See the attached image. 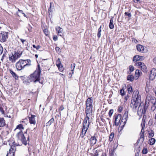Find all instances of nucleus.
I'll return each mask as SVG.
<instances>
[{
  "instance_id": "f257e3e1",
  "label": "nucleus",
  "mask_w": 156,
  "mask_h": 156,
  "mask_svg": "<svg viewBox=\"0 0 156 156\" xmlns=\"http://www.w3.org/2000/svg\"><path fill=\"white\" fill-rule=\"evenodd\" d=\"M139 94L138 91L136 90L134 91L132 95L130 107L133 111H136L137 108L141 105V96Z\"/></svg>"
},
{
  "instance_id": "f03ea898",
  "label": "nucleus",
  "mask_w": 156,
  "mask_h": 156,
  "mask_svg": "<svg viewBox=\"0 0 156 156\" xmlns=\"http://www.w3.org/2000/svg\"><path fill=\"white\" fill-rule=\"evenodd\" d=\"M128 115V111H126L123 116V118L121 119L122 116L120 114H118L115 115L114 116L115 118V124L117 126L119 125L120 124H122V122H123L125 125L126 123Z\"/></svg>"
},
{
  "instance_id": "7ed1b4c3",
  "label": "nucleus",
  "mask_w": 156,
  "mask_h": 156,
  "mask_svg": "<svg viewBox=\"0 0 156 156\" xmlns=\"http://www.w3.org/2000/svg\"><path fill=\"white\" fill-rule=\"evenodd\" d=\"M38 66V68L37 69L33 74L30 75L29 78L31 81H34V83L39 81L40 83H42L40 81L41 71L39 65Z\"/></svg>"
},
{
  "instance_id": "20e7f679",
  "label": "nucleus",
  "mask_w": 156,
  "mask_h": 156,
  "mask_svg": "<svg viewBox=\"0 0 156 156\" xmlns=\"http://www.w3.org/2000/svg\"><path fill=\"white\" fill-rule=\"evenodd\" d=\"M93 100L92 98H89L86 101L85 113L86 116H91L92 115V111Z\"/></svg>"
},
{
  "instance_id": "39448f33",
  "label": "nucleus",
  "mask_w": 156,
  "mask_h": 156,
  "mask_svg": "<svg viewBox=\"0 0 156 156\" xmlns=\"http://www.w3.org/2000/svg\"><path fill=\"white\" fill-rule=\"evenodd\" d=\"M26 62L23 59H20L16 64V67L17 70L20 71L23 69L26 66Z\"/></svg>"
},
{
  "instance_id": "423d86ee",
  "label": "nucleus",
  "mask_w": 156,
  "mask_h": 156,
  "mask_svg": "<svg viewBox=\"0 0 156 156\" xmlns=\"http://www.w3.org/2000/svg\"><path fill=\"white\" fill-rule=\"evenodd\" d=\"M22 52H20L19 51L14 52L13 54H12V55L9 57V61L12 63L15 62L16 60L18 59L21 56Z\"/></svg>"
},
{
  "instance_id": "0eeeda50",
  "label": "nucleus",
  "mask_w": 156,
  "mask_h": 156,
  "mask_svg": "<svg viewBox=\"0 0 156 156\" xmlns=\"http://www.w3.org/2000/svg\"><path fill=\"white\" fill-rule=\"evenodd\" d=\"M16 137L20 140L23 143V144L25 145L27 144V142L26 137L24 136L22 131H20L17 134Z\"/></svg>"
},
{
  "instance_id": "6e6552de",
  "label": "nucleus",
  "mask_w": 156,
  "mask_h": 156,
  "mask_svg": "<svg viewBox=\"0 0 156 156\" xmlns=\"http://www.w3.org/2000/svg\"><path fill=\"white\" fill-rule=\"evenodd\" d=\"M150 102L153 105H156V98L154 97H152L151 95L148 94L147 96L145 103V105H146L147 103L148 104Z\"/></svg>"
},
{
  "instance_id": "1a4fd4ad",
  "label": "nucleus",
  "mask_w": 156,
  "mask_h": 156,
  "mask_svg": "<svg viewBox=\"0 0 156 156\" xmlns=\"http://www.w3.org/2000/svg\"><path fill=\"white\" fill-rule=\"evenodd\" d=\"M8 37V32L2 31L0 33V41L3 42L6 41Z\"/></svg>"
},
{
  "instance_id": "9d476101",
  "label": "nucleus",
  "mask_w": 156,
  "mask_h": 156,
  "mask_svg": "<svg viewBox=\"0 0 156 156\" xmlns=\"http://www.w3.org/2000/svg\"><path fill=\"white\" fill-rule=\"evenodd\" d=\"M148 106H147V108L145 105H141L138 107V110L137 111V113L139 115H142V114H145L146 112V109Z\"/></svg>"
},
{
  "instance_id": "9b49d317",
  "label": "nucleus",
  "mask_w": 156,
  "mask_h": 156,
  "mask_svg": "<svg viewBox=\"0 0 156 156\" xmlns=\"http://www.w3.org/2000/svg\"><path fill=\"white\" fill-rule=\"evenodd\" d=\"M136 65L139 66V68L143 72H147V68L144 63L140 62H139L136 63Z\"/></svg>"
},
{
  "instance_id": "f8f14e48",
  "label": "nucleus",
  "mask_w": 156,
  "mask_h": 156,
  "mask_svg": "<svg viewBox=\"0 0 156 156\" xmlns=\"http://www.w3.org/2000/svg\"><path fill=\"white\" fill-rule=\"evenodd\" d=\"M151 73L149 76V79L151 80H154L156 76V69H153L150 72Z\"/></svg>"
},
{
  "instance_id": "ddd939ff",
  "label": "nucleus",
  "mask_w": 156,
  "mask_h": 156,
  "mask_svg": "<svg viewBox=\"0 0 156 156\" xmlns=\"http://www.w3.org/2000/svg\"><path fill=\"white\" fill-rule=\"evenodd\" d=\"M15 148L12 146L11 149H9V151L7 152L6 156H15Z\"/></svg>"
},
{
  "instance_id": "4468645a",
  "label": "nucleus",
  "mask_w": 156,
  "mask_h": 156,
  "mask_svg": "<svg viewBox=\"0 0 156 156\" xmlns=\"http://www.w3.org/2000/svg\"><path fill=\"white\" fill-rule=\"evenodd\" d=\"M56 65L58 67V69L60 71L62 72L64 70V68L62 65H61V62L58 58L56 61Z\"/></svg>"
},
{
  "instance_id": "2eb2a0df",
  "label": "nucleus",
  "mask_w": 156,
  "mask_h": 156,
  "mask_svg": "<svg viewBox=\"0 0 156 156\" xmlns=\"http://www.w3.org/2000/svg\"><path fill=\"white\" fill-rule=\"evenodd\" d=\"M136 48L137 51L139 52L143 53H145L146 52V50H145L144 46L141 45H137L136 46Z\"/></svg>"
},
{
  "instance_id": "dca6fc26",
  "label": "nucleus",
  "mask_w": 156,
  "mask_h": 156,
  "mask_svg": "<svg viewBox=\"0 0 156 156\" xmlns=\"http://www.w3.org/2000/svg\"><path fill=\"white\" fill-rule=\"evenodd\" d=\"M55 30L58 35L62 36L63 34V30L60 27H57L55 28Z\"/></svg>"
},
{
  "instance_id": "f3484780",
  "label": "nucleus",
  "mask_w": 156,
  "mask_h": 156,
  "mask_svg": "<svg viewBox=\"0 0 156 156\" xmlns=\"http://www.w3.org/2000/svg\"><path fill=\"white\" fill-rule=\"evenodd\" d=\"M35 115H32L30 117H29V122L30 124H33L35 125L36 123V121L35 120Z\"/></svg>"
},
{
  "instance_id": "a211bd4d",
  "label": "nucleus",
  "mask_w": 156,
  "mask_h": 156,
  "mask_svg": "<svg viewBox=\"0 0 156 156\" xmlns=\"http://www.w3.org/2000/svg\"><path fill=\"white\" fill-rule=\"evenodd\" d=\"M97 139L94 136H91L90 139V142L91 146H93L96 143Z\"/></svg>"
},
{
  "instance_id": "6ab92c4d",
  "label": "nucleus",
  "mask_w": 156,
  "mask_h": 156,
  "mask_svg": "<svg viewBox=\"0 0 156 156\" xmlns=\"http://www.w3.org/2000/svg\"><path fill=\"white\" fill-rule=\"evenodd\" d=\"M87 130H86L85 129L82 128V130L80 133V137H81L82 138H83L85 135Z\"/></svg>"
},
{
  "instance_id": "aec40b11",
  "label": "nucleus",
  "mask_w": 156,
  "mask_h": 156,
  "mask_svg": "<svg viewBox=\"0 0 156 156\" xmlns=\"http://www.w3.org/2000/svg\"><path fill=\"white\" fill-rule=\"evenodd\" d=\"M109 28L110 29H112L114 28V25L113 24V18H112L110 20L109 25Z\"/></svg>"
},
{
  "instance_id": "412c9836",
  "label": "nucleus",
  "mask_w": 156,
  "mask_h": 156,
  "mask_svg": "<svg viewBox=\"0 0 156 156\" xmlns=\"http://www.w3.org/2000/svg\"><path fill=\"white\" fill-rule=\"evenodd\" d=\"M145 116V115H144L143 116V117L142 119V121L143 122V123H142L141 124V126L142 127V128L141 130V132H142L143 130H144V129L145 126V120L144 119V117Z\"/></svg>"
},
{
  "instance_id": "4be33fe9",
  "label": "nucleus",
  "mask_w": 156,
  "mask_h": 156,
  "mask_svg": "<svg viewBox=\"0 0 156 156\" xmlns=\"http://www.w3.org/2000/svg\"><path fill=\"white\" fill-rule=\"evenodd\" d=\"M5 123L4 118H0V127L4 126L5 125Z\"/></svg>"
},
{
  "instance_id": "5701e85b",
  "label": "nucleus",
  "mask_w": 156,
  "mask_h": 156,
  "mask_svg": "<svg viewBox=\"0 0 156 156\" xmlns=\"http://www.w3.org/2000/svg\"><path fill=\"white\" fill-rule=\"evenodd\" d=\"M89 125L90 123H85L83 122L82 128L86 130H88Z\"/></svg>"
},
{
  "instance_id": "b1692460",
  "label": "nucleus",
  "mask_w": 156,
  "mask_h": 156,
  "mask_svg": "<svg viewBox=\"0 0 156 156\" xmlns=\"http://www.w3.org/2000/svg\"><path fill=\"white\" fill-rule=\"evenodd\" d=\"M141 74V71L138 69H137L136 71L135 76L136 77L137 79L139 77Z\"/></svg>"
},
{
  "instance_id": "393cba45",
  "label": "nucleus",
  "mask_w": 156,
  "mask_h": 156,
  "mask_svg": "<svg viewBox=\"0 0 156 156\" xmlns=\"http://www.w3.org/2000/svg\"><path fill=\"white\" fill-rule=\"evenodd\" d=\"M90 116H86V117L84 118L83 122L85 123H90V122H89V119H90Z\"/></svg>"
},
{
  "instance_id": "a878e982",
  "label": "nucleus",
  "mask_w": 156,
  "mask_h": 156,
  "mask_svg": "<svg viewBox=\"0 0 156 156\" xmlns=\"http://www.w3.org/2000/svg\"><path fill=\"white\" fill-rule=\"evenodd\" d=\"M24 61H25L26 62L25 64H27L26 65V66H30L31 65V61L30 59H27L26 60H24Z\"/></svg>"
},
{
  "instance_id": "bb28decb",
  "label": "nucleus",
  "mask_w": 156,
  "mask_h": 156,
  "mask_svg": "<svg viewBox=\"0 0 156 156\" xmlns=\"http://www.w3.org/2000/svg\"><path fill=\"white\" fill-rule=\"evenodd\" d=\"M19 129L20 131H22V129H24V128L23 127V126L22 124H20L18 125H17L15 130H16V129Z\"/></svg>"
},
{
  "instance_id": "cd10ccee",
  "label": "nucleus",
  "mask_w": 156,
  "mask_h": 156,
  "mask_svg": "<svg viewBox=\"0 0 156 156\" xmlns=\"http://www.w3.org/2000/svg\"><path fill=\"white\" fill-rule=\"evenodd\" d=\"M127 80L130 81H133L134 80L133 76L132 75H128L127 77Z\"/></svg>"
},
{
  "instance_id": "c85d7f7f",
  "label": "nucleus",
  "mask_w": 156,
  "mask_h": 156,
  "mask_svg": "<svg viewBox=\"0 0 156 156\" xmlns=\"http://www.w3.org/2000/svg\"><path fill=\"white\" fill-rule=\"evenodd\" d=\"M10 73L15 78L16 80H17L18 79V77L17 76V75L14 72L10 70Z\"/></svg>"
},
{
  "instance_id": "c756f323",
  "label": "nucleus",
  "mask_w": 156,
  "mask_h": 156,
  "mask_svg": "<svg viewBox=\"0 0 156 156\" xmlns=\"http://www.w3.org/2000/svg\"><path fill=\"white\" fill-rule=\"evenodd\" d=\"M149 144H150L152 145L154 144L155 143L156 140L154 138H151L149 140Z\"/></svg>"
},
{
  "instance_id": "7c9ffc66",
  "label": "nucleus",
  "mask_w": 156,
  "mask_h": 156,
  "mask_svg": "<svg viewBox=\"0 0 156 156\" xmlns=\"http://www.w3.org/2000/svg\"><path fill=\"white\" fill-rule=\"evenodd\" d=\"M148 132L149 134V137H152L154 136V132L153 130H151L150 131H149Z\"/></svg>"
},
{
  "instance_id": "2f4dec72",
  "label": "nucleus",
  "mask_w": 156,
  "mask_h": 156,
  "mask_svg": "<svg viewBox=\"0 0 156 156\" xmlns=\"http://www.w3.org/2000/svg\"><path fill=\"white\" fill-rule=\"evenodd\" d=\"M54 119L52 118L47 123H46V126H50L53 122Z\"/></svg>"
},
{
  "instance_id": "473e14b6",
  "label": "nucleus",
  "mask_w": 156,
  "mask_h": 156,
  "mask_svg": "<svg viewBox=\"0 0 156 156\" xmlns=\"http://www.w3.org/2000/svg\"><path fill=\"white\" fill-rule=\"evenodd\" d=\"M114 137V133H112L109 136V140L111 142L112 141Z\"/></svg>"
},
{
  "instance_id": "72a5a7b5",
  "label": "nucleus",
  "mask_w": 156,
  "mask_h": 156,
  "mask_svg": "<svg viewBox=\"0 0 156 156\" xmlns=\"http://www.w3.org/2000/svg\"><path fill=\"white\" fill-rule=\"evenodd\" d=\"M139 55H136L133 58V61L135 62H136L138 61H139Z\"/></svg>"
},
{
  "instance_id": "f704fd0d",
  "label": "nucleus",
  "mask_w": 156,
  "mask_h": 156,
  "mask_svg": "<svg viewBox=\"0 0 156 156\" xmlns=\"http://www.w3.org/2000/svg\"><path fill=\"white\" fill-rule=\"evenodd\" d=\"M155 105H153L151 107V110L152 112L154 111L156 109V106Z\"/></svg>"
},
{
  "instance_id": "c9c22d12",
  "label": "nucleus",
  "mask_w": 156,
  "mask_h": 156,
  "mask_svg": "<svg viewBox=\"0 0 156 156\" xmlns=\"http://www.w3.org/2000/svg\"><path fill=\"white\" fill-rule=\"evenodd\" d=\"M120 94L122 96H123L125 94V92L124 91V90L123 89H121L120 90Z\"/></svg>"
},
{
  "instance_id": "e433bc0d",
  "label": "nucleus",
  "mask_w": 156,
  "mask_h": 156,
  "mask_svg": "<svg viewBox=\"0 0 156 156\" xmlns=\"http://www.w3.org/2000/svg\"><path fill=\"white\" fill-rule=\"evenodd\" d=\"M76 65L74 63H73V64H71V69H72L71 70V71H73L74 69L75 68V67Z\"/></svg>"
},
{
  "instance_id": "4c0bfd02",
  "label": "nucleus",
  "mask_w": 156,
  "mask_h": 156,
  "mask_svg": "<svg viewBox=\"0 0 156 156\" xmlns=\"http://www.w3.org/2000/svg\"><path fill=\"white\" fill-rule=\"evenodd\" d=\"M129 69L130 71L131 72L133 71L134 70V67L133 66H129Z\"/></svg>"
},
{
  "instance_id": "58836bf2",
  "label": "nucleus",
  "mask_w": 156,
  "mask_h": 156,
  "mask_svg": "<svg viewBox=\"0 0 156 156\" xmlns=\"http://www.w3.org/2000/svg\"><path fill=\"white\" fill-rule=\"evenodd\" d=\"M33 47L34 48H35L37 50L41 48V46L40 45H37L36 46L35 45H33Z\"/></svg>"
},
{
  "instance_id": "ea45409f",
  "label": "nucleus",
  "mask_w": 156,
  "mask_h": 156,
  "mask_svg": "<svg viewBox=\"0 0 156 156\" xmlns=\"http://www.w3.org/2000/svg\"><path fill=\"white\" fill-rule=\"evenodd\" d=\"M113 112V109H111L109 111L108 114L109 115L110 117H111L112 115V114Z\"/></svg>"
},
{
  "instance_id": "a19ab883",
  "label": "nucleus",
  "mask_w": 156,
  "mask_h": 156,
  "mask_svg": "<svg viewBox=\"0 0 156 156\" xmlns=\"http://www.w3.org/2000/svg\"><path fill=\"white\" fill-rule=\"evenodd\" d=\"M44 32L45 35L46 36H48L49 34V32L47 29H45L44 30Z\"/></svg>"
},
{
  "instance_id": "79ce46f5",
  "label": "nucleus",
  "mask_w": 156,
  "mask_h": 156,
  "mask_svg": "<svg viewBox=\"0 0 156 156\" xmlns=\"http://www.w3.org/2000/svg\"><path fill=\"white\" fill-rule=\"evenodd\" d=\"M18 145V144H16L15 142H13L12 143V145L11 146V147H10V149H11L12 146H13V147H15V151H16V146H17Z\"/></svg>"
},
{
  "instance_id": "37998d69",
  "label": "nucleus",
  "mask_w": 156,
  "mask_h": 156,
  "mask_svg": "<svg viewBox=\"0 0 156 156\" xmlns=\"http://www.w3.org/2000/svg\"><path fill=\"white\" fill-rule=\"evenodd\" d=\"M143 154H146L147 153V148H144L142 151Z\"/></svg>"
},
{
  "instance_id": "c03bdc74",
  "label": "nucleus",
  "mask_w": 156,
  "mask_h": 156,
  "mask_svg": "<svg viewBox=\"0 0 156 156\" xmlns=\"http://www.w3.org/2000/svg\"><path fill=\"white\" fill-rule=\"evenodd\" d=\"M128 91L129 93L132 92L133 89L131 86H130L128 88Z\"/></svg>"
},
{
  "instance_id": "a18cd8bd",
  "label": "nucleus",
  "mask_w": 156,
  "mask_h": 156,
  "mask_svg": "<svg viewBox=\"0 0 156 156\" xmlns=\"http://www.w3.org/2000/svg\"><path fill=\"white\" fill-rule=\"evenodd\" d=\"M125 15L128 16L129 18L131 17L132 16L130 13L128 12H125Z\"/></svg>"
},
{
  "instance_id": "49530a36",
  "label": "nucleus",
  "mask_w": 156,
  "mask_h": 156,
  "mask_svg": "<svg viewBox=\"0 0 156 156\" xmlns=\"http://www.w3.org/2000/svg\"><path fill=\"white\" fill-rule=\"evenodd\" d=\"M58 39V37L56 35H54L53 36V39L55 41H56Z\"/></svg>"
},
{
  "instance_id": "de8ad7c7",
  "label": "nucleus",
  "mask_w": 156,
  "mask_h": 156,
  "mask_svg": "<svg viewBox=\"0 0 156 156\" xmlns=\"http://www.w3.org/2000/svg\"><path fill=\"white\" fill-rule=\"evenodd\" d=\"M3 51V48L1 45L0 44V55L2 54Z\"/></svg>"
},
{
  "instance_id": "09e8293b",
  "label": "nucleus",
  "mask_w": 156,
  "mask_h": 156,
  "mask_svg": "<svg viewBox=\"0 0 156 156\" xmlns=\"http://www.w3.org/2000/svg\"><path fill=\"white\" fill-rule=\"evenodd\" d=\"M55 49L58 52H61V49L60 48L58 47H56L55 48Z\"/></svg>"
},
{
  "instance_id": "8fccbe9b",
  "label": "nucleus",
  "mask_w": 156,
  "mask_h": 156,
  "mask_svg": "<svg viewBox=\"0 0 156 156\" xmlns=\"http://www.w3.org/2000/svg\"><path fill=\"white\" fill-rule=\"evenodd\" d=\"M144 56L139 55V57L138 59L139 60H144Z\"/></svg>"
},
{
  "instance_id": "3c124183",
  "label": "nucleus",
  "mask_w": 156,
  "mask_h": 156,
  "mask_svg": "<svg viewBox=\"0 0 156 156\" xmlns=\"http://www.w3.org/2000/svg\"><path fill=\"white\" fill-rule=\"evenodd\" d=\"M0 111L1 112L2 114H4V111L3 109V108L0 107Z\"/></svg>"
},
{
  "instance_id": "603ef678",
  "label": "nucleus",
  "mask_w": 156,
  "mask_h": 156,
  "mask_svg": "<svg viewBox=\"0 0 156 156\" xmlns=\"http://www.w3.org/2000/svg\"><path fill=\"white\" fill-rule=\"evenodd\" d=\"M122 109H123L122 107V106H120V107H119L118 110V111H119V112H121L122 110Z\"/></svg>"
},
{
  "instance_id": "864d4df0",
  "label": "nucleus",
  "mask_w": 156,
  "mask_h": 156,
  "mask_svg": "<svg viewBox=\"0 0 156 156\" xmlns=\"http://www.w3.org/2000/svg\"><path fill=\"white\" fill-rule=\"evenodd\" d=\"M20 40L21 41L23 44H24L25 42H26V40H25L20 39Z\"/></svg>"
},
{
  "instance_id": "5fc2aeb1",
  "label": "nucleus",
  "mask_w": 156,
  "mask_h": 156,
  "mask_svg": "<svg viewBox=\"0 0 156 156\" xmlns=\"http://www.w3.org/2000/svg\"><path fill=\"white\" fill-rule=\"evenodd\" d=\"M144 132H143V133L141 135V136H140V138L141 139H142L143 140H144Z\"/></svg>"
},
{
  "instance_id": "6e6d98bb",
  "label": "nucleus",
  "mask_w": 156,
  "mask_h": 156,
  "mask_svg": "<svg viewBox=\"0 0 156 156\" xmlns=\"http://www.w3.org/2000/svg\"><path fill=\"white\" fill-rule=\"evenodd\" d=\"M101 32H98L97 36L99 38L101 37Z\"/></svg>"
},
{
  "instance_id": "4d7b16f0",
  "label": "nucleus",
  "mask_w": 156,
  "mask_h": 156,
  "mask_svg": "<svg viewBox=\"0 0 156 156\" xmlns=\"http://www.w3.org/2000/svg\"><path fill=\"white\" fill-rule=\"evenodd\" d=\"M153 62L155 64H156V56L154 58Z\"/></svg>"
},
{
  "instance_id": "13d9d810",
  "label": "nucleus",
  "mask_w": 156,
  "mask_h": 156,
  "mask_svg": "<svg viewBox=\"0 0 156 156\" xmlns=\"http://www.w3.org/2000/svg\"><path fill=\"white\" fill-rule=\"evenodd\" d=\"M153 91L154 92V93L156 96V87H155V88H154L153 89Z\"/></svg>"
},
{
  "instance_id": "bf43d9fd",
  "label": "nucleus",
  "mask_w": 156,
  "mask_h": 156,
  "mask_svg": "<svg viewBox=\"0 0 156 156\" xmlns=\"http://www.w3.org/2000/svg\"><path fill=\"white\" fill-rule=\"evenodd\" d=\"M101 26L98 29V32H101Z\"/></svg>"
},
{
  "instance_id": "052dcab7",
  "label": "nucleus",
  "mask_w": 156,
  "mask_h": 156,
  "mask_svg": "<svg viewBox=\"0 0 156 156\" xmlns=\"http://www.w3.org/2000/svg\"><path fill=\"white\" fill-rule=\"evenodd\" d=\"M64 109V108L63 106H61L60 108V110L62 111Z\"/></svg>"
},
{
  "instance_id": "680f3d73",
  "label": "nucleus",
  "mask_w": 156,
  "mask_h": 156,
  "mask_svg": "<svg viewBox=\"0 0 156 156\" xmlns=\"http://www.w3.org/2000/svg\"><path fill=\"white\" fill-rule=\"evenodd\" d=\"M50 8L49 9H48V12H51V2L50 3Z\"/></svg>"
},
{
  "instance_id": "e2e57ef3",
  "label": "nucleus",
  "mask_w": 156,
  "mask_h": 156,
  "mask_svg": "<svg viewBox=\"0 0 156 156\" xmlns=\"http://www.w3.org/2000/svg\"><path fill=\"white\" fill-rule=\"evenodd\" d=\"M5 57V55H3V56H2L1 60L2 61H3V59L4 58V57Z\"/></svg>"
},
{
  "instance_id": "0e129e2a",
  "label": "nucleus",
  "mask_w": 156,
  "mask_h": 156,
  "mask_svg": "<svg viewBox=\"0 0 156 156\" xmlns=\"http://www.w3.org/2000/svg\"><path fill=\"white\" fill-rule=\"evenodd\" d=\"M154 118L155 119V124H156V113L154 115Z\"/></svg>"
},
{
  "instance_id": "69168bd1",
  "label": "nucleus",
  "mask_w": 156,
  "mask_h": 156,
  "mask_svg": "<svg viewBox=\"0 0 156 156\" xmlns=\"http://www.w3.org/2000/svg\"><path fill=\"white\" fill-rule=\"evenodd\" d=\"M17 9H18V11H19L20 12H21L22 13V12H23V11L22 10H20L18 8Z\"/></svg>"
},
{
  "instance_id": "338daca9",
  "label": "nucleus",
  "mask_w": 156,
  "mask_h": 156,
  "mask_svg": "<svg viewBox=\"0 0 156 156\" xmlns=\"http://www.w3.org/2000/svg\"><path fill=\"white\" fill-rule=\"evenodd\" d=\"M135 156H139V153H136Z\"/></svg>"
},
{
  "instance_id": "774afa93",
  "label": "nucleus",
  "mask_w": 156,
  "mask_h": 156,
  "mask_svg": "<svg viewBox=\"0 0 156 156\" xmlns=\"http://www.w3.org/2000/svg\"><path fill=\"white\" fill-rule=\"evenodd\" d=\"M101 156H106V154H105V153H102Z\"/></svg>"
}]
</instances>
